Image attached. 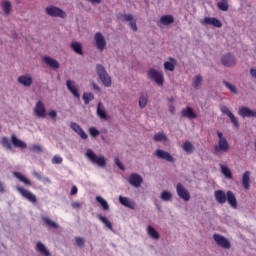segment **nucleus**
Here are the masks:
<instances>
[{
  "label": "nucleus",
  "instance_id": "obj_2",
  "mask_svg": "<svg viewBox=\"0 0 256 256\" xmlns=\"http://www.w3.org/2000/svg\"><path fill=\"white\" fill-rule=\"evenodd\" d=\"M218 143L214 145V155H221V153H228L231 146L227 138L223 136V132L217 131Z\"/></svg>",
  "mask_w": 256,
  "mask_h": 256
},
{
  "label": "nucleus",
  "instance_id": "obj_17",
  "mask_svg": "<svg viewBox=\"0 0 256 256\" xmlns=\"http://www.w3.org/2000/svg\"><path fill=\"white\" fill-rule=\"evenodd\" d=\"M221 112L224 113L225 115H227L230 119V121L233 123L234 127H239V120H237V118L235 117L234 114H232L229 111V108L227 106H222L221 107Z\"/></svg>",
  "mask_w": 256,
  "mask_h": 256
},
{
  "label": "nucleus",
  "instance_id": "obj_40",
  "mask_svg": "<svg viewBox=\"0 0 256 256\" xmlns=\"http://www.w3.org/2000/svg\"><path fill=\"white\" fill-rule=\"evenodd\" d=\"M170 60L173 62H165L164 69H166V71H175V59L171 58Z\"/></svg>",
  "mask_w": 256,
  "mask_h": 256
},
{
  "label": "nucleus",
  "instance_id": "obj_58",
  "mask_svg": "<svg viewBox=\"0 0 256 256\" xmlns=\"http://www.w3.org/2000/svg\"><path fill=\"white\" fill-rule=\"evenodd\" d=\"M78 191L77 186H72L70 195H77Z\"/></svg>",
  "mask_w": 256,
  "mask_h": 256
},
{
  "label": "nucleus",
  "instance_id": "obj_23",
  "mask_svg": "<svg viewBox=\"0 0 256 256\" xmlns=\"http://www.w3.org/2000/svg\"><path fill=\"white\" fill-rule=\"evenodd\" d=\"M11 142L14 147H18L19 149H27V144L22 140H19L15 134L11 136Z\"/></svg>",
  "mask_w": 256,
  "mask_h": 256
},
{
  "label": "nucleus",
  "instance_id": "obj_1",
  "mask_svg": "<svg viewBox=\"0 0 256 256\" xmlns=\"http://www.w3.org/2000/svg\"><path fill=\"white\" fill-rule=\"evenodd\" d=\"M215 201L219 203V205H225L228 203L232 209H237V197H235V193L233 191L228 190L226 193L223 190L214 191Z\"/></svg>",
  "mask_w": 256,
  "mask_h": 256
},
{
  "label": "nucleus",
  "instance_id": "obj_13",
  "mask_svg": "<svg viewBox=\"0 0 256 256\" xmlns=\"http://www.w3.org/2000/svg\"><path fill=\"white\" fill-rule=\"evenodd\" d=\"M237 64V60H235V56L231 53H228L222 57V65L225 67H235Z\"/></svg>",
  "mask_w": 256,
  "mask_h": 256
},
{
  "label": "nucleus",
  "instance_id": "obj_21",
  "mask_svg": "<svg viewBox=\"0 0 256 256\" xmlns=\"http://www.w3.org/2000/svg\"><path fill=\"white\" fill-rule=\"evenodd\" d=\"M18 83L24 87H31V85H33V78H31V76L23 75L18 77Z\"/></svg>",
  "mask_w": 256,
  "mask_h": 256
},
{
  "label": "nucleus",
  "instance_id": "obj_11",
  "mask_svg": "<svg viewBox=\"0 0 256 256\" xmlns=\"http://www.w3.org/2000/svg\"><path fill=\"white\" fill-rule=\"evenodd\" d=\"M177 195L183 199L184 201H189L191 199V194L189 191L183 186V184L178 183L176 186Z\"/></svg>",
  "mask_w": 256,
  "mask_h": 256
},
{
  "label": "nucleus",
  "instance_id": "obj_16",
  "mask_svg": "<svg viewBox=\"0 0 256 256\" xmlns=\"http://www.w3.org/2000/svg\"><path fill=\"white\" fill-rule=\"evenodd\" d=\"M66 87L76 97V99H79L81 97V94H79V89L77 86H75V81L67 80L66 81Z\"/></svg>",
  "mask_w": 256,
  "mask_h": 256
},
{
  "label": "nucleus",
  "instance_id": "obj_3",
  "mask_svg": "<svg viewBox=\"0 0 256 256\" xmlns=\"http://www.w3.org/2000/svg\"><path fill=\"white\" fill-rule=\"evenodd\" d=\"M96 73L99 77V79L102 81V84L104 87H111V76L107 73V70H105V67L101 64L96 65Z\"/></svg>",
  "mask_w": 256,
  "mask_h": 256
},
{
  "label": "nucleus",
  "instance_id": "obj_25",
  "mask_svg": "<svg viewBox=\"0 0 256 256\" xmlns=\"http://www.w3.org/2000/svg\"><path fill=\"white\" fill-rule=\"evenodd\" d=\"M44 63L51 67V69H59V62L49 56H44Z\"/></svg>",
  "mask_w": 256,
  "mask_h": 256
},
{
  "label": "nucleus",
  "instance_id": "obj_15",
  "mask_svg": "<svg viewBox=\"0 0 256 256\" xmlns=\"http://www.w3.org/2000/svg\"><path fill=\"white\" fill-rule=\"evenodd\" d=\"M242 187L245 191H249L251 189V172L246 171L242 175Z\"/></svg>",
  "mask_w": 256,
  "mask_h": 256
},
{
  "label": "nucleus",
  "instance_id": "obj_29",
  "mask_svg": "<svg viewBox=\"0 0 256 256\" xmlns=\"http://www.w3.org/2000/svg\"><path fill=\"white\" fill-rule=\"evenodd\" d=\"M148 101H149V96L147 95V93H141L139 98V107L141 109H145V107H147Z\"/></svg>",
  "mask_w": 256,
  "mask_h": 256
},
{
  "label": "nucleus",
  "instance_id": "obj_45",
  "mask_svg": "<svg viewBox=\"0 0 256 256\" xmlns=\"http://www.w3.org/2000/svg\"><path fill=\"white\" fill-rule=\"evenodd\" d=\"M118 19H120V21H130L133 19V15L131 14H119L118 15Z\"/></svg>",
  "mask_w": 256,
  "mask_h": 256
},
{
  "label": "nucleus",
  "instance_id": "obj_61",
  "mask_svg": "<svg viewBox=\"0 0 256 256\" xmlns=\"http://www.w3.org/2000/svg\"><path fill=\"white\" fill-rule=\"evenodd\" d=\"M5 192V186L0 182V193Z\"/></svg>",
  "mask_w": 256,
  "mask_h": 256
},
{
  "label": "nucleus",
  "instance_id": "obj_9",
  "mask_svg": "<svg viewBox=\"0 0 256 256\" xmlns=\"http://www.w3.org/2000/svg\"><path fill=\"white\" fill-rule=\"evenodd\" d=\"M148 77L152 79V81H155L158 85H163L165 79L163 78V73L155 70V69H150L148 71Z\"/></svg>",
  "mask_w": 256,
  "mask_h": 256
},
{
  "label": "nucleus",
  "instance_id": "obj_52",
  "mask_svg": "<svg viewBox=\"0 0 256 256\" xmlns=\"http://www.w3.org/2000/svg\"><path fill=\"white\" fill-rule=\"evenodd\" d=\"M115 164L117 165V167H119V169H121V171H125V166L121 163V160H119V158H115Z\"/></svg>",
  "mask_w": 256,
  "mask_h": 256
},
{
  "label": "nucleus",
  "instance_id": "obj_19",
  "mask_svg": "<svg viewBox=\"0 0 256 256\" xmlns=\"http://www.w3.org/2000/svg\"><path fill=\"white\" fill-rule=\"evenodd\" d=\"M238 115H240V117H256V110H251L248 107H241L238 110Z\"/></svg>",
  "mask_w": 256,
  "mask_h": 256
},
{
  "label": "nucleus",
  "instance_id": "obj_44",
  "mask_svg": "<svg viewBox=\"0 0 256 256\" xmlns=\"http://www.w3.org/2000/svg\"><path fill=\"white\" fill-rule=\"evenodd\" d=\"M2 7H3V11L6 15H9L11 13V2L9 1H5L3 4H2Z\"/></svg>",
  "mask_w": 256,
  "mask_h": 256
},
{
  "label": "nucleus",
  "instance_id": "obj_33",
  "mask_svg": "<svg viewBox=\"0 0 256 256\" xmlns=\"http://www.w3.org/2000/svg\"><path fill=\"white\" fill-rule=\"evenodd\" d=\"M201 83H203V76H201L200 74L199 75H196L193 79V82H192V86L194 87V89H200L201 87Z\"/></svg>",
  "mask_w": 256,
  "mask_h": 256
},
{
  "label": "nucleus",
  "instance_id": "obj_36",
  "mask_svg": "<svg viewBox=\"0 0 256 256\" xmlns=\"http://www.w3.org/2000/svg\"><path fill=\"white\" fill-rule=\"evenodd\" d=\"M98 219L99 221H101V223L105 224V227H107V229L113 231V224L111 223V221H109V219H107V217L98 215Z\"/></svg>",
  "mask_w": 256,
  "mask_h": 256
},
{
  "label": "nucleus",
  "instance_id": "obj_5",
  "mask_svg": "<svg viewBox=\"0 0 256 256\" xmlns=\"http://www.w3.org/2000/svg\"><path fill=\"white\" fill-rule=\"evenodd\" d=\"M16 190L18 191V193H20V195L24 199H26L30 203H37V196H35V194H33V192H31L23 187H20V186H17Z\"/></svg>",
  "mask_w": 256,
  "mask_h": 256
},
{
  "label": "nucleus",
  "instance_id": "obj_43",
  "mask_svg": "<svg viewBox=\"0 0 256 256\" xmlns=\"http://www.w3.org/2000/svg\"><path fill=\"white\" fill-rule=\"evenodd\" d=\"M154 141H167V136L163 132H158L157 134L154 135Z\"/></svg>",
  "mask_w": 256,
  "mask_h": 256
},
{
  "label": "nucleus",
  "instance_id": "obj_56",
  "mask_svg": "<svg viewBox=\"0 0 256 256\" xmlns=\"http://www.w3.org/2000/svg\"><path fill=\"white\" fill-rule=\"evenodd\" d=\"M78 135L81 137V139H87V133H85V131L83 130V128H82V130H80L79 132H78Z\"/></svg>",
  "mask_w": 256,
  "mask_h": 256
},
{
  "label": "nucleus",
  "instance_id": "obj_49",
  "mask_svg": "<svg viewBox=\"0 0 256 256\" xmlns=\"http://www.w3.org/2000/svg\"><path fill=\"white\" fill-rule=\"evenodd\" d=\"M89 133H90L91 137H98L99 130H97V128H95V127H91L89 129Z\"/></svg>",
  "mask_w": 256,
  "mask_h": 256
},
{
  "label": "nucleus",
  "instance_id": "obj_30",
  "mask_svg": "<svg viewBox=\"0 0 256 256\" xmlns=\"http://www.w3.org/2000/svg\"><path fill=\"white\" fill-rule=\"evenodd\" d=\"M160 22L162 25H171L172 23H175V18H173L172 15H164L160 18Z\"/></svg>",
  "mask_w": 256,
  "mask_h": 256
},
{
  "label": "nucleus",
  "instance_id": "obj_39",
  "mask_svg": "<svg viewBox=\"0 0 256 256\" xmlns=\"http://www.w3.org/2000/svg\"><path fill=\"white\" fill-rule=\"evenodd\" d=\"M217 7L220 9V11H229V2H227V0L218 2Z\"/></svg>",
  "mask_w": 256,
  "mask_h": 256
},
{
  "label": "nucleus",
  "instance_id": "obj_63",
  "mask_svg": "<svg viewBox=\"0 0 256 256\" xmlns=\"http://www.w3.org/2000/svg\"><path fill=\"white\" fill-rule=\"evenodd\" d=\"M168 101H169L170 103H173L175 100L173 99V97H171V98H168Z\"/></svg>",
  "mask_w": 256,
  "mask_h": 256
},
{
  "label": "nucleus",
  "instance_id": "obj_54",
  "mask_svg": "<svg viewBox=\"0 0 256 256\" xmlns=\"http://www.w3.org/2000/svg\"><path fill=\"white\" fill-rule=\"evenodd\" d=\"M71 207H73V209H81V207H83V203H81V202H72Z\"/></svg>",
  "mask_w": 256,
  "mask_h": 256
},
{
  "label": "nucleus",
  "instance_id": "obj_48",
  "mask_svg": "<svg viewBox=\"0 0 256 256\" xmlns=\"http://www.w3.org/2000/svg\"><path fill=\"white\" fill-rule=\"evenodd\" d=\"M70 127L73 131H75V133H79L83 128H81V126H79V124L75 123V122H72L70 124Z\"/></svg>",
  "mask_w": 256,
  "mask_h": 256
},
{
  "label": "nucleus",
  "instance_id": "obj_60",
  "mask_svg": "<svg viewBox=\"0 0 256 256\" xmlns=\"http://www.w3.org/2000/svg\"><path fill=\"white\" fill-rule=\"evenodd\" d=\"M169 111L172 115H175V106H173V104L169 106Z\"/></svg>",
  "mask_w": 256,
  "mask_h": 256
},
{
  "label": "nucleus",
  "instance_id": "obj_57",
  "mask_svg": "<svg viewBox=\"0 0 256 256\" xmlns=\"http://www.w3.org/2000/svg\"><path fill=\"white\" fill-rule=\"evenodd\" d=\"M33 175H34L39 181H41V179H43V174H41V172L34 171V172H33Z\"/></svg>",
  "mask_w": 256,
  "mask_h": 256
},
{
  "label": "nucleus",
  "instance_id": "obj_34",
  "mask_svg": "<svg viewBox=\"0 0 256 256\" xmlns=\"http://www.w3.org/2000/svg\"><path fill=\"white\" fill-rule=\"evenodd\" d=\"M147 233H148L149 237H152V239L159 240L161 237L159 235V232H157V230H155V228H153L152 226H148Z\"/></svg>",
  "mask_w": 256,
  "mask_h": 256
},
{
  "label": "nucleus",
  "instance_id": "obj_12",
  "mask_svg": "<svg viewBox=\"0 0 256 256\" xmlns=\"http://www.w3.org/2000/svg\"><path fill=\"white\" fill-rule=\"evenodd\" d=\"M155 155L158 159H164V161H168V163L175 162V158H173L171 153H169L165 150L158 149V150H156Z\"/></svg>",
  "mask_w": 256,
  "mask_h": 256
},
{
  "label": "nucleus",
  "instance_id": "obj_32",
  "mask_svg": "<svg viewBox=\"0 0 256 256\" xmlns=\"http://www.w3.org/2000/svg\"><path fill=\"white\" fill-rule=\"evenodd\" d=\"M182 149H183V151H185V153H188V155H191V153H193V151H195V146H193L191 142L186 141L182 145Z\"/></svg>",
  "mask_w": 256,
  "mask_h": 256
},
{
  "label": "nucleus",
  "instance_id": "obj_31",
  "mask_svg": "<svg viewBox=\"0 0 256 256\" xmlns=\"http://www.w3.org/2000/svg\"><path fill=\"white\" fill-rule=\"evenodd\" d=\"M71 49L77 54V55H83V46L79 42H72L71 43Z\"/></svg>",
  "mask_w": 256,
  "mask_h": 256
},
{
  "label": "nucleus",
  "instance_id": "obj_62",
  "mask_svg": "<svg viewBox=\"0 0 256 256\" xmlns=\"http://www.w3.org/2000/svg\"><path fill=\"white\" fill-rule=\"evenodd\" d=\"M93 88L95 89V91H101V89L99 88V86L95 83L92 84Z\"/></svg>",
  "mask_w": 256,
  "mask_h": 256
},
{
  "label": "nucleus",
  "instance_id": "obj_10",
  "mask_svg": "<svg viewBox=\"0 0 256 256\" xmlns=\"http://www.w3.org/2000/svg\"><path fill=\"white\" fill-rule=\"evenodd\" d=\"M213 239L222 249H229L231 247V242L225 236H221V234H214Z\"/></svg>",
  "mask_w": 256,
  "mask_h": 256
},
{
  "label": "nucleus",
  "instance_id": "obj_24",
  "mask_svg": "<svg viewBox=\"0 0 256 256\" xmlns=\"http://www.w3.org/2000/svg\"><path fill=\"white\" fill-rule=\"evenodd\" d=\"M13 176L21 183H24V185L31 187V180L25 177L21 172H13Z\"/></svg>",
  "mask_w": 256,
  "mask_h": 256
},
{
  "label": "nucleus",
  "instance_id": "obj_14",
  "mask_svg": "<svg viewBox=\"0 0 256 256\" xmlns=\"http://www.w3.org/2000/svg\"><path fill=\"white\" fill-rule=\"evenodd\" d=\"M128 182L130 185H132V187L139 188L141 187V183H143V177L137 173H132Z\"/></svg>",
  "mask_w": 256,
  "mask_h": 256
},
{
  "label": "nucleus",
  "instance_id": "obj_26",
  "mask_svg": "<svg viewBox=\"0 0 256 256\" xmlns=\"http://www.w3.org/2000/svg\"><path fill=\"white\" fill-rule=\"evenodd\" d=\"M42 221L45 223V225H47V227H49L50 229H59V224H57V222L51 220L49 217L47 216H43L42 217Z\"/></svg>",
  "mask_w": 256,
  "mask_h": 256
},
{
  "label": "nucleus",
  "instance_id": "obj_53",
  "mask_svg": "<svg viewBox=\"0 0 256 256\" xmlns=\"http://www.w3.org/2000/svg\"><path fill=\"white\" fill-rule=\"evenodd\" d=\"M131 29L134 31V32H137V21L136 20H131L130 23H129Z\"/></svg>",
  "mask_w": 256,
  "mask_h": 256
},
{
  "label": "nucleus",
  "instance_id": "obj_55",
  "mask_svg": "<svg viewBox=\"0 0 256 256\" xmlns=\"http://www.w3.org/2000/svg\"><path fill=\"white\" fill-rule=\"evenodd\" d=\"M48 115H49V117H51L52 119H56V118H57V111H55V110H50V111L48 112Z\"/></svg>",
  "mask_w": 256,
  "mask_h": 256
},
{
  "label": "nucleus",
  "instance_id": "obj_47",
  "mask_svg": "<svg viewBox=\"0 0 256 256\" xmlns=\"http://www.w3.org/2000/svg\"><path fill=\"white\" fill-rule=\"evenodd\" d=\"M224 85L225 87H227V89H229L232 93H237V88L235 87V85L227 82V81H224Z\"/></svg>",
  "mask_w": 256,
  "mask_h": 256
},
{
  "label": "nucleus",
  "instance_id": "obj_7",
  "mask_svg": "<svg viewBox=\"0 0 256 256\" xmlns=\"http://www.w3.org/2000/svg\"><path fill=\"white\" fill-rule=\"evenodd\" d=\"M94 41L98 51H105V48L107 47V41L101 32H97L94 35Z\"/></svg>",
  "mask_w": 256,
  "mask_h": 256
},
{
  "label": "nucleus",
  "instance_id": "obj_35",
  "mask_svg": "<svg viewBox=\"0 0 256 256\" xmlns=\"http://www.w3.org/2000/svg\"><path fill=\"white\" fill-rule=\"evenodd\" d=\"M97 203H99L103 209V211H109V203L101 196L96 197Z\"/></svg>",
  "mask_w": 256,
  "mask_h": 256
},
{
  "label": "nucleus",
  "instance_id": "obj_37",
  "mask_svg": "<svg viewBox=\"0 0 256 256\" xmlns=\"http://www.w3.org/2000/svg\"><path fill=\"white\" fill-rule=\"evenodd\" d=\"M221 172L224 174L226 179H233V173L231 172V169L225 165H221Z\"/></svg>",
  "mask_w": 256,
  "mask_h": 256
},
{
  "label": "nucleus",
  "instance_id": "obj_38",
  "mask_svg": "<svg viewBox=\"0 0 256 256\" xmlns=\"http://www.w3.org/2000/svg\"><path fill=\"white\" fill-rule=\"evenodd\" d=\"M83 101L85 105H89V103H91V101H93L95 99V96L93 95V93H87L85 92L83 94Z\"/></svg>",
  "mask_w": 256,
  "mask_h": 256
},
{
  "label": "nucleus",
  "instance_id": "obj_22",
  "mask_svg": "<svg viewBox=\"0 0 256 256\" xmlns=\"http://www.w3.org/2000/svg\"><path fill=\"white\" fill-rule=\"evenodd\" d=\"M119 202L121 205H124V207H128V209H135V201L127 197L119 196Z\"/></svg>",
  "mask_w": 256,
  "mask_h": 256
},
{
  "label": "nucleus",
  "instance_id": "obj_59",
  "mask_svg": "<svg viewBox=\"0 0 256 256\" xmlns=\"http://www.w3.org/2000/svg\"><path fill=\"white\" fill-rule=\"evenodd\" d=\"M250 75L251 77H254V79H256V68L250 69Z\"/></svg>",
  "mask_w": 256,
  "mask_h": 256
},
{
  "label": "nucleus",
  "instance_id": "obj_46",
  "mask_svg": "<svg viewBox=\"0 0 256 256\" xmlns=\"http://www.w3.org/2000/svg\"><path fill=\"white\" fill-rule=\"evenodd\" d=\"M52 163H53V165H61V163H63V158L59 155H55L52 158Z\"/></svg>",
  "mask_w": 256,
  "mask_h": 256
},
{
  "label": "nucleus",
  "instance_id": "obj_41",
  "mask_svg": "<svg viewBox=\"0 0 256 256\" xmlns=\"http://www.w3.org/2000/svg\"><path fill=\"white\" fill-rule=\"evenodd\" d=\"M0 143H1L2 147H4L5 149H9V150L12 149L11 141L9 140V138H7V137H5V136L2 137Z\"/></svg>",
  "mask_w": 256,
  "mask_h": 256
},
{
  "label": "nucleus",
  "instance_id": "obj_27",
  "mask_svg": "<svg viewBox=\"0 0 256 256\" xmlns=\"http://www.w3.org/2000/svg\"><path fill=\"white\" fill-rule=\"evenodd\" d=\"M97 115L100 119H107V112L105 111V106L103 103L99 102L97 106Z\"/></svg>",
  "mask_w": 256,
  "mask_h": 256
},
{
  "label": "nucleus",
  "instance_id": "obj_42",
  "mask_svg": "<svg viewBox=\"0 0 256 256\" xmlns=\"http://www.w3.org/2000/svg\"><path fill=\"white\" fill-rule=\"evenodd\" d=\"M172 197H173V194H171V192H169L167 190H164L161 193L162 201H171Z\"/></svg>",
  "mask_w": 256,
  "mask_h": 256
},
{
  "label": "nucleus",
  "instance_id": "obj_4",
  "mask_svg": "<svg viewBox=\"0 0 256 256\" xmlns=\"http://www.w3.org/2000/svg\"><path fill=\"white\" fill-rule=\"evenodd\" d=\"M86 157L91 161V163L98 165V167H107V159L103 156H97V154H95L91 149L86 151Z\"/></svg>",
  "mask_w": 256,
  "mask_h": 256
},
{
  "label": "nucleus",
  "instance_id": "obj_50",
  "mask_svg": "<svg viewBox=\"0 0 256 256\" xmlns=\"http://www.w3.org/2000/svg\"><path fill=\"white\" fill-rule=\"evenodd\" d=\"M31 151H33L34 153H42L43 148H41V146H39V145H33L31 147Z\"/></svg>",
  "mask_w": 256,
  "mask_h": 256
},
{
  "label": "nucleus",
  "instance_id": "obj_8",
  "mask_svg": "<svg viewBox=\"0 0 256 256\" xmlns=\"http://www.w3.org/2000/svg\"><path fill=\"white\" fill-rule=\"evenodd\" d=\"M34 114L36 117H39V119H45L47 117V109L42 101H38L36 103V106L34 107Z\"/></svg>",
  "mask_w": 256,
  "mask_h": 256
},
{
  "label": "nucleus",
  "instance_id": "obj_28",
  "mask_svg": "<svg viewBox=\"0 0 256 256\" xmlns=\"http://www.w3.org/2000/svg\"><path fill=\"white\" fill-rule=\"evenodd\" d=\"M36 251H38V253H41V255L51 256V253H49V250H47L45 245H43V243H41V242H38L36 244Z\"/></svg>",
  "mask_w": 256,
  "mask_h": 256
},
{
  "label": "nucleus",
  "instance_id": "obj_18",
  "mask_svg": "<svg viewBox=\"0 0 256 256\" xmlns=\"http://www.w3.org/2000/svg\"><path fill=\"white\" fill-rule=\"evenodd\" d=\"M203 23L204 25H213V27H217L218 29L223 27V23H221V20L217 18L205 17Z\"/></svg>",
  "mask_w": 256,
  "mask_h": 256
},
{
  "label": "nucleus",
  "instance_id": "obj_6",
  "mask_svg": "<svg viewBox=\"0 0 256 256\" xmlns=\"http://www.w3.org/2000/svg\"><path fill=\"white\" fill-rule=\"evenodd\" d=\"M46 13L50 17H60V19H65V17H67V14L65 13V11H63L61 8H58L56 6L47 7Z\"/></svg>",
  "mask_w": 256,
  "mask_h": 256
},
{
  "label": "nucleus",
  "instance_id": "obj_20",
  "mask_svg": "<svg viewBox=\"0 0 256 256\" xmlns=\"http://www.w3.org/2000/svg\"><path fill=\"white\" fill-rule=\"evenodd\" d=\"M181 115L186 117V119H197V113L189 106L181 110Z\"/></svg>",
  "mask_w": 256,
  "mask_h": 256
},
{
  "label": "nucleus",
  "instance_id": "obj_51",
  "mask_svg": "<svg viewBox=\"0 0 256 256\" xmlns=\"http://www.w3.org/2000/svg\"><path fill=\"white\" fill-rule=\"evenodd\" d=\"M75 241H76V245H78V247H83V245H85V239H83L81 237H76Z\"/></svg>",
  "mask_w": 256,
  "mask_h": 256
}]
</instances>
